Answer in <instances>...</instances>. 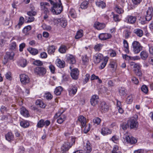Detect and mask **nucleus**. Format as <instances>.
I'll use <instances>...</instances> for the list:
<instances>
[{
    "mask_svg": "<svg viewBox=\"0 0 153 153\" xmlns=\"http://www.w3.org/2000/svg\"><path fill=\"white\" fill-rule=\"evenodd\" d=\"M51 3L53 5V7L51 10L53 14H60L62 11V6L60 0H59V3H54L51 0L50 1Z\"/></svg>",
    "mask_w": 153,
    "mask_h": 153,
    "instance_id": "f257e3e1",
    "label": "nucleus"
},
{
    "mask_svg": "<svg viewBox=\"0 0 153 153\" xmlns=\"http://www.w3.org/2000/svg\"><path fill=\"white\" fill-rule=\"evenodd\" d=\"M76 137H72L71 141L66 142L64 143L61 148V152L62 153H65L68 151L72 146L74 145L76 141Z\"/></svg>",
    "mask_w": 153,
    "mask_h": 153,
    "instance_id": "f03ea898",
    "label": "nucleus"
},
{
    "mask_svg": "<svg viewBox=\"0 0 153 153\" xmlns=\"http://www.w3.org/2000/svg\"><path fill=\"white\" fill-rule=\"evenodd\" d=\"M133 50L135 53H138L142 49L140 43L137 41H134L132 44Z\"/></svg>",
    "mask_w": 153,
    "mask_h": 153,
    "instance_id": "7ed1b4c3",
    "label": "nucleus"
},
{
    "mask_svg": "<svg viewBox=\"0 0 153 153\" xmlns=\"http://www.w3.org/2000/svg\"><path fill=\"white\" fill-rule=\"evenodd\" d=\"M14 56V53L13 52H7L6 55L4 56V59L3 60L4 64H6L9 60H11L13 59Z\"/></svg>",
    "mask_w": 153,
    "mask_h": 153,
    "instance_id": "20e7f679",
    "label": "nucleus"
},
{
    "mask_svg": "<svg viewBox=\"0 0 153 153\" xmlns=\"http://www.w3.org/2000/svg\"><path fill=\"white\" fill-rule=\"evenodd\" d=\"M123 138L126 140V141L128 143H130L131 144H133L137 143V140L134 137H130L128 135V132H126L124 134Z\"/></svg>",
    "mask_w": 153,
    "mask_h": 153,
    "instance_id": "39448f33",
    "label": "nucleus"
},
{
    "mask_svg": "<svg viewBox=\"0 0 153 153\" xmlns=\"http://www.w3.org/2000/svg\"><path fill=\"white\" fill-rule=\"evenodd\" d=\"M35 73L39 76H43L46 73V69L42 67H38L36 68L35 70Z\"/></svg>",
    "mask_w": 153,
    "mask_h": 153,
    "instance_id": "423d86ee",
    "label": "nucleus"
},
{
    "mask_svg": "<svg viewBox=\"0 0 153 153\" xmlns=\"http://www.w3.org/2000/svg\"><path fill=\"white\" fill-rule=\"evenodd\" d=\"M128 123L131 128H137L138 127V123L136 119H134L133 118H132L128 120Z\"/></svg>",
    "mask_w": 153,
    "mask_h": 153,
    "instance_id": "0eeeda50",
    "label": "nucleus"
},
{
    "mask_svg": "<svg viewBox=\"0 0 153 153\" xmlns=\"http://www.w3.org/2000/svg\"><path fill=\"white\" fill-rule=\"evenodd\" d=\"M99 102V97L97 95H92L91 98L90 102L91 105L93 106H96Z\"/></svg>",
    "mask_w": 153,
    "mask_h": 153,
    "instance_id": "6e6552de",
    "label": "nucleus"
},
{
    "mask_svg": "<svg viewBox=\"0 0 153 153\" xmlns=\"http://www.w3.org/2000/svg\"><path fill=\"white\" fill-rule=\"evenodd\" d=\"M136 20L137 17L131 15H128L125 18V22L131 24H134Z\"/></svg>",
    "mask_w": 153,
    "mask_h": 153,
    "instance_id": "1a4fd4ad",
    "label": "nucleus"
},
{
    "mask_svg": "<svg viewBox=\"0 0 153 153\" xmlns=\"http://www.w3.org/2000/svg\"><path fill=\"white\" fill-rule=\"evenodd\" d=\"M20 80L21 83L24 85L28 83L30 79L28 76L25 74H22L20 76Z\"/></svg>",
    "mask_w": 153,
    "mask_h": 153,
    "instance_id": "9d476101",
    "label": "nucleus"
},
{
    "mask_svg": "<svg viewBox=\"0 0 153 153\" xmlns=\"http://www.w3.org/2000/svg\"><path fill=\"white\" fill-rule=\"evenodd\" d=\"M54 21L56 23H59L61 26L63 27H65L67 25V21L64 18L54 19Z\"/></svg>",
    "mask_w": 153,
    "mask_h": 153,
    "instance_id": "9b49d317",
    "label": "nucleus"
},
{
    "mask_svg": "<svg viewBox=\"0 0 153 153\" xmlns=\"http://www.w3.org/2000/svg\"><path fill=\"white\" fill-rule=\"evenodd\" d=\"M103 59V55L100 53H97L94 56L93 59L95 63H99Z\"/></svg>",
    "mask_w": 153,
    "mask_h": 153,
    "instance_id": "f8f14e48",
    "label": "nucleus"
},
{
    "mask_svg": "<svg viewBox=\"0 0 153 153\" xmlns=\"http://www.w3.org/2000/svg\"><path fill=\"white\" fill-rule=\"evenodd\" d=\"M98 37L100 40H105L111 38L112 37V36L108 33H101L99 35Z\"/></svg>",
    "mask_w": 153,
    "mask_h": 153,
    "instance_id": "ddd939ff",
    "label": "nucleus"
},
{
    "mask_svg": "<svg viewBox=\"0 0 153 153\" xmlns=\"http://www.w3.org/2000/svg\"><path fill=\"white\" fill-rule=\"evenodd\" d=\"M83 149L87 153H90L92 150V148L90 143L88 141H86L84 143Z\"/></svg>",
    "mask_w": 153,
    "mask_h": 153,
    "instance_id": "4468645a",
    "label": "nucleus"
},
{
    "mask_svg": "<svg viewBox=\"0 0 153 153\" xmlns=\"http://www.w3.org/2000/svg\"><path fill=\"white\" fill-rule=\"evenodd\" d=\"M153 10L150 8H149L146 11L145 14L146 19L147 21L150 20L153 16Z\"/></svg>",
    "mask_w": 153,
    "mask_h": 153,
    "instance_id": "2eb2a0df",
    "label": "nucleus"
},
{
    "mask_svg": "<svg viewBox=\"0 0 153 153\" xmlns=\"http://www.w3.org/2000/svg\"><path fill=\"white\" fill-rule=\"evenodd\" d=\"M71 75L72 78L74 79H77L78 78L79 71L77 68H74L71 70Z\"/></svg>",
    "mask_w": 153,
    "mask_h": 153,
    "instance_id": "dca6fc26",
    "label": "nucleus"
},
{
    "mask_svg": "<svg viewBox=\"0 0 153 153\" xmlns=\"http://www.w3.org/2000/svg\"><path fill=\"white\" fill-rule=\"evenodd\" d=\"M77 122L80 123L81 126H85L86 123L85 118L82 115L78 117Z\"/></svg>",
    "mask_w": 153,
    "mask_h": 153,
    "instance_id": "f3484780",
    "label": "nucleus"
},
{
    "mask_svg": "<svg viewBox=\"0 0 153 153\" xmlns=\"http://www.w3.org/2000/svg\"><path fill=\"white\" fill-rule=\"evenodd\" d=\"M67 61L70 64H74L76 62L75 57L71 54L67 55Z\"/></svg>",
    "mask_w": 153,
    "mask_h": 153,
    "instance_id": "a211bd4d",
    "label": "nucleus"
},
{
    "mask_svg": "<svg viewBox=\"0 0 153 153\" xmlns=\"http://www.w3.org/2000/svg\"><path fill=\"white\" fill-rule=\"evenodd\" d=\"M99 108L102 112L107 111L109 108L108 106L106 104L105 102L104 101L101 102L100 104Z\"/></svg>",
    "mask_w": 153,
    "mask_h": 153,
    "instance_id": "6ab92c4d",
    "label": "nucleus"
},
{
    "mask_svg": "<svg viewBox=\"0 0 153 153\" xmlns=\"http://www.w3.org/2000/svg\"><path fill=\"white\" fill-rule=\"evenodd\" d=\"M105 26V25L103 23L96 22L94 25V27L97 29L100 30L103 29Z\"/></svg>",
    "mask_w": 153,
    "mask_h": 153,
    "instance_id": "aec40b11",
    "label": "nucleus"
},
{
    "mask_svg": "<svg viewBox=\"0 0 153 153\" xmlns=\"http://www.w3.org/2000/svg\"><path fill=\"white\" fill-rule=\"evenodd\" d=\"M134 33L139 37H142L143 35V30L139 28H136L134 29Z\"/></svg>",
    "mask_w": 153,
    "mask_h": 153,
    "instance_id": "412c9836",
    "label": "nucleus"
},
{
    "mask_svg": "<svg viewBox=\"0 0 153 153\" xmlns=\"http://www.w3.org/2000/svg\"><path fill=\"white\" fill-rule=\"evenodd\" d=\"M20 112L22 115L25 117H28L29 116L28 111L23 107H22L21 108Z\"/></svg>",
    "mask_w": 153,
    "mask_h": 153,
    "instance_id": "4be33fe9",
    "label": "nucleus"
},
{
    "mask_svg": "<svg viewBox=\"0 0 153 153\" xmlns=\"http://www.w3.org/2000/svg\"><path fill=\"white\" fill-rule=\"evenodd\" d=\"M24 18L22 16L20 17L18 24L15 26V29H20L22 25L24 24Z\"/></svg>",
    "mask_w": 153,
    "mask_h": 153,
    "instance_id": "5701e85b",
    "label": "nucleus"
},
{
    "mask_svg": "<svg viewBox=\"0 0 153 153\" xmlns=\"http://www.w3.org/2000/svg\"><path fill=\"white\" fill-rule=\"evenodd\" d=\"M77 90V87L75 86L72 85L69 89L68 91L70 94L74 95L76 93Z\"/></svg>",
    "mask_w": 153,
    "mask_h": 153,
    "instance_id": "b1692460",
    "label": "nucleus"
},
{
    "mask_svg": "<svg viewBox=\"0 0 153 153\" xmlns=\"http://www.w3.org/2000/svg\"><path fill=\"white\" fill-rule=\"evenodd\" d=\"M101 134L105 135L110 134L111 133V131L108 128H102L101 130Z\"/></svg>",
    "mask_w": 153,
    "mask_h": 153,
    "instance_id": "393cba45",
    "label": "nucleus"
},
{
    "mask_svg": "<svg viewBox=\"0 0 153 153\" xmlns=\"http://www.w3.org/2000/svg\"><path fill=\"white\" fill-rule=\"evenodd\" d=\"M57 65L60 68H63L65 66V62L63 60H61L59 59H56Z\"/></svg>",
    "mask_w": 153,
    "mask_h": 153,
    "instance_id": "a878e982",
    "label": "nucleus"
},
{
    "mask_svg": "<svg viewBox=\"0 0 153 153\" xmlns=\"http://www.w3.org/2000/svg\"><path fill=\"white\" fill-rule=\"evenodd\" d=\"M5 138L7 140L9 141H11L13 140L14 135L11 132H8L6 134Z\"/></svg>",
    "mask_w": 153,
    "mask_h": 153,
    "instance_id": "bb28decb",
    "label": "nucleus"
},
{
    "mask_svg": "<svg viewBox=\"0 0 153 153\" xmlns=\"http://www.w3.org/2000/svg\"><path fill=\"white\" fill-rule=\"evenodd\" d=\"M83 35V31L82 29H80L76 32L75 36V38L76 39L81 38Z\"/></svg>",
    "mask_w": 153,
    "mask_h": 153,
    "instance_id": "cd10ccee",
    "label": "nucleus"
},
{
    "mask_svg": "<svg viewBox=\"0 0 153 153\" xmlns=\"http://www.w3.org/2000/svg\"><path fill=\"white\" fill-rule=\"evenodd\" d=\"M148 53L146 51H143L140 53V55L141 58L144 60H146L148 56Z\"/></svg>",
    "mask_w": 153,
    "mask_h": 153,
    "instance_id": "c85d7f7f",
    "label": "nucleus"
},
{
    "mask_svg": "<svg viewBox=\"0 0 153 153\" xmlns=\"http://www.w3.org/2000/svg\"><path fill=\"white\" fill-rule=\"evenodd\" d=\"M96 4L98 7L102 8H104L106 6L105 3L103 1L101 0L97 1Z\"/></svg>",
    "mask_w": 153,
    "mask_h": 153,
    "instance_id": "c756f323",
    "label": "nucleus"
},
{
    "mask_svg": "<svg viewBox=\"0 0 153 153\" xmlns=\"http://www.w3.org/2000/svg\"><path fill=\"white\" fill-rule=\"evenodd\" d=\"M66 117V116L65 115L61 114L57 120V122L59 124H61L65 120Z\"/></svg>",
    "mask_w": 153,
    "mask_h": 153,
    "instance_id": "7c9ffc66",
    "label": "nucleus"
},
{
    "mask_svg": "<svg viewBox=\"0 0 153 153\" xmlns=\"http://www.w3.org/2000/svg\"><path fill=\"white\" fill-rule=\"evenodd\" d=\"M130 65L131 66H133L134 69V71L136 70H138L140 69V66L139 64L133 62H130Z\"/></svg>",
    "mask_w": 153,
    "mask_h": 153,
    "instance_id": "2f4dec72",
    "label": "nucleus"
},
{
    "mask_svg": "<svg viewBox=\"0 0 153 153\" xmlns=\"http://www.w3.org/2000/svg\"><path fill=\"white\" fill-rule=\"evenodd\" d=\"M127 91L126 89L123 87H121L119 89V93L121 96H124L126 94Z\"/></svg>",
    "mask_w": 153,
    "mask_h": 153,
    "instance_id": "473e14b6",
    "label": "nucleus"
},
{
    "mask_svg": "<svg viewBox=\"0 0 153 153\" xmlns=\"http://www.w3.org/2000/svg\"><path fill=\"white\" fill-rule=\"evenodd\" d=\"M27 50L31 54L33 55L37 54L39 52L37 49L31 48H28Z\"/></svg>",
    "mask_w": 153,
    "mask_h": 153,
    "instance_id": "72a5a7b5",
    "label": "nucleus"
},
{
    "mask_svg": "<svg viewBox=\"0 0 153 153\" xmlns=\"http://www.w3.org/2000/svg\"><path fill=\"white\" fill-rule=\"evenodd\" d=\"M20 126L24 128H27L30 125V123L27 120H23L20 123Z\"/></svg>",
    "mask_w": 153,
    "mask_h": 153,
    "instance_id": "f704fd0d",
    "label": "nucleus"
},
{
    "mask_svg": "<svg viewBox=\"0 0 153 153\" xmlns=\"http://www.w3.org/2000/svg\"><path fill=\"white\" fill-rule=\"evenodd\" d=\"M134 98V96L132 94H130L126 98V102L128 104H131L133 102Z\"/></svg>",
    "mask_w": 153,
    "mask_h": 153,
    "instance_id": "c9c22d12",
    "label": "nucleus"
},
{
    "mask_svg": "<svg viewBox=\"0 0 153 153\" xmlns=\"http://www.w3.org/2000/svg\"><path fill=\"white\" fill-rule=\"evenodd\" d=\"M82 61L83 65H87L88 64L89 62V59L86 55L82 56Z\"/></svg>",
    "mask_w": 153,
    "mask_h": 153,
    "instance_id": "e433bc0d",
    "label": "nucleus"
},
{
    "mask_svg": "<svg viewBox=\"0 0 153 153\" xmlns=\"http://www.w3.org/2000/svg\"><path fill=\"white\" fill-rule=\"evenodd\" d=\"M123 43L124 48H125L124 51L126 53H129V50L128 44L127 41L125 40H123Z\"/></svg>",
    "mask_w": 153,
    "mask_h": 153,
    "instance_id": "4c0bfd02",
    "label": "nucleus"
},
{
    "mask_svg": "<svg viewBox=\"0 0 153 153\" xmlns=\"http://www.w3.org/2000/svg\"><path fill=\"white\" fill-rule=\"evenodd\" d=\"M31 27L30 25L27 26L25 27L22 30V32L25 35L28 34V31L31 30Z\"/></svg>",
    "mask_w": 153,
    "mask_h": 153,
    "instance_id": "58836bf2",
    "label": "nucleus"
},
{
    "mask_svg": "<svg viewBox=\"0 0 153 153\" xmlns=\"http://www.w3.org/2000/svg\"><path fill=\"white\" fill-rule=\"evenodd\" d=\"M62 88L61 86H59L56 88L55 89L54 92L55 94L57 95H59L62 90Z\"/></svg>",
    "mask_w": 153,
    "mask_h": 153,
    "instance_id": "ea45409f",
    "label": "nucleus"
},
{
    "mask_svg": "<svg viewBox=\"0 0 153 153\" xmlns=\"http://www.w3.org/2000/svg\"><path fill=\"white\" fill-rule=\"evenodd\" d=\"M108 61V58L106 57L105 58L103 61V62L99 67L101 69H103L106 66Z\"/></svg>",
    "mask_w": 153,
    "mask_h": 153,
    "instance_id": "a19ab883",
    "label": "nucleus"
},
{
    "mask_svg": "<svg viewBox=\"0 0 153 153\" xmlns=\"http://www.w3.org/2000/svg\"><path fill=\"white\" fill-rule=\"evenodd\" d=\"M19 64L22 67H24L27 65V62L26 59H22L20 60L19 62Z\"/></svg>",
    "mask_w": 153,
    "mask_h": 153,
    "instance_id": "79ce46f5",
    "label": "nucleus"
},
{
    "mask_svg": "<svg viewBox=\"0 0 153 153\" xmlns=\"http://www.w3.org/2000/svg\"><path fill=\"white\" fill-rule=\"evenodd\" d=\"M55 46L53 45H51L48 47V52L49 54H52L55 52Z\"/></svg>",
    "mask_w": 153,
    "mask_h": 153,
    "instance_id": "37998d69",
    "label": "nucleus"
},
{
    "mask_svg": "<svg viewBox=\"0 0 153 153\" xmlns=\"http://www.w3.org/2000/svg\"><path fill=\"white\" fill-rule=\"evenodd\" d=\"M115 10L119 14H122L124 12V10L121 7H120L119 5L116 6Z\"/></svg>",
    "mask_w": 153,
    "mask_h": 153,
    "instance_id": "c03bdc74",
    "label": "nucleus"
},
{
    "mask_svg": "<svg viewBox=\"0 0 153 153\" xmlns=\"http://www.w3.org/2000/svg\"><path fill=\"white\" fill-rule=\"evenodd\" d=\"M64 135L68 141H71V139L72 137H75L71 136V133L69 132H65L64 133Z\"/></svg>",
    "mask_w": 153,
    "mask_h": 153,
    "instance_id": "a18cd8bd",
    "label": "nucleus"
},
{
    "mask_svg": "<svg viewBox=\"0 0 153 153\" xmlns=\"http://www.w3.org/2000/svg\"><path fill=\"white\" fill-rule=\"evenodd\" d=\"M67 50V47L65 45H62L59 48V51L61 53H64L66 52Z\"/></svg>",
    "mask_w": 153,
    "mask_h": 153,
    "instance_id": "49530a36",
    "label": "nucleus"
},
{
    "mask_svg": "<svg viewBox=\"0 0 153 153\" xmlns=\"http://www.w3.org/2000/svg\"><path fill=\"white\" fill-rule=\"evenodd\" d=\"M36 104L37 105H38L40 107L42 108H45V104L41 100H37L36 102Z\"/></svg>",
    "mask_w": 153,
    "mask_h": 153,
    "instance_id": "de8ad7c7",
    "label": "nucleus"
},
{
    "mask_svg": "<svg viewBox=\"0 0 153 153\" xmlns=\"http://www.w3.org/2000/svg\"><path fill=\"white\" fill-rule=\"evenodd\" d=\"M82 130L84 131V133H87L90 130V124L85 125V126H81Z\"/></svg>",
    "mask_w": 153,
    "mask_h": 153,
    "instance_id": "09e8293b",
    "label": "nucleus"
},
{
    "mask_svg": "<svg viewBox=\"0 0 153 153\" xmlns=\"http://www.w3.org/2000/svg\"><path fill=\"white\" fill-rule=\"evenodd\" d=\"M111 140L113 142L117 143L119 140V137L117 135H115L112 137Z\"/></svg>",
    "mask_w": 153,
    "mask_h": 153,
    "instance_id": "8fccbe9b",
    "label": "nucleus"
},
{
    "mask_svg": "<svg viewBox=\"0 0 153 153\" xmlns=\"http://www.w3.org/2000/svg\"><path fill=\"white\" fill-rule=\"evenodd\" d=\"M12 73L10 71L7 72L5 74V77L7 79L10 81L12 78Z\"/></svg>",
    "mask_w": 153,
    "mask_h": 153,
    "instance_id": "3c124183",
    "label": "nucleus"
},
{
    "mask_svg": "<svg viewBox=\"0 0 153 153\" xmlns=\"http://www.w3.org/2000/svg\"><path fill=\"white\" fill-rule=\"evenodd\" d=\"M88 3L87 1H83L81 4L80 7L82 9L86 8L88 6Z\"/></svg>",
    "mask_w": 153,
    "mask_h": 153,
    "instance_id": "603ef678",
    "label": "nucleus"
},
{
    "mask_svg": "<svg viewBox=\"0 0 153 153\" xmlns=\"http://www.w3.org/2000/svg\"><path fill=\"white\" fill-rule=\"evenodd\" d=\"M42 27L44 30L48 31L50 30L52 28L50 26L47 25L45 24H43Z\"/></svg>",
    "mask_w": 153,
    "mask_h": 153,
    "instance_id": "864d4df0",
    "label": "nucleus"
},
{
    "mask_svg": "<svg viewBox=\"0 0 153 153\" xmlns=\"http://www.w3.org/2000/svg\"><path fill=\"white\" fill-rule=\"evenodd\" d=\"M102 46V45L100 44H98L96 45L94 47V50L96 51H99Z\"/></svg>",
    "mask_w": 153,
    "mask_h": 153,
    "instance_id": "5fc2aeb1",
    "label": "nucleus"
},
{
    "mask_svg": "<svg viewBox=\"0 0 153 153\" xmlns=\"http://www.w3.org/2000/svg\"><path fill=\"white\" fill-rule=\"evenodd\" d=\"M141 90L145 94H147L148 91V87L145 85H143L141 87Z\"/></svg>",
    "mask_w": 153,
    "mask_h": 153,
    "instance_id": "6e6d98bb",
    "label": "nucleus"
},
{
    "mask_svg": "<svg viewBox=\"0 0 153 153\" xmlns=\"http://www.w3.org/2000/svg\"><path fill=\"white\" fill-rule=\"evenodd\" d=\"M44 126V120H41L38 123L37 126L39 128L42 127Z\"/></svg>",
    "mask_w": 153,
    "mask_h": 153,
    "instance_id": "4d7b16f0",
    "label": "nucleus"
},
{
    "mask_svg": "<svg viewBox=\"0 0 153 153\" xmlns=\"http://www.w3.org/2000/svg\"><path fill=\"white\" fill-rule=\"evenodd\" d=\"M101 121L99 117H96L94 118L93 120V122L95 124H97V125H99L100 124Z\"/></svg>",
    "mask_w": 153,
    "mask_h": 153,
    "instance_id": "13d9d810",
    "label": "nucleus"
},
{
    "mask_svg": "<svg viewBox=\"0 0 153 153\" xmlns=\"http://www.w3.org/2000/svg\"><path fill=\"white\" fill-rule=\"evenodd\" d=\"M90 77V74H86L85 76V78L83 81L84 84H85L87 83L88 82Z\"/></svg>",
    "mask_w": 153,
    "mask_h": 153,
    "instance_id": "bf43d9fd",
    "label": "nucleus"
},
{
    "mask_svg": "<svg viewBox=\"0 0 153 153\" xmlns=\"http://www.w3.org/2000/svg\"><path fill=\"white\" fill-rule=\"evenodd\" d=\"M135 73L136 74L139 76V77H141L142 76V73L140 69L136 70L134 71Z\"/></svg>",
    "mask_w": 153,
    "mask_h": 153,
    "instance_id": "052dcab7",
    "label": "nucleus"
},
{
    "mask_svg": "<svg viewBox=\"0 0 153 153\" xmlns=\"http://www.w3.org/2000/svg\"><path fill=\"white\" fill-rule=\"evenodd\" d=\"M117 66L116 63L115 62H111L109 65V67L111 68H115Z\"/></svg>",
    "mask_w": 153,
    "mask_h": 153,
    "instance_id": "680f3d73",
    "label": "nucleus"
},
{
    "mask_svg": "<svg viewBox=\"0 0 153 153\" xmlns=\"http://www.w3.org/2000/svg\"><path fill=\"white\" fill-rule=\"evenodd\" d=\"M64 111H61V110H60L58 112L56 113L54 116V118L56 119L58 118H59L60 116V115H61V114H62Z\"/></svg>",
    "mask_w": 153,
    "mask_h": 153,
    "instance_id": "e2e57ef3",
    "label": "nucleus"
},
{
    "mask_svg": "<svg viewBox=\"0 0 153 153\" xmlns=\"http://www.w3.org/2000/svg\"><path fill=\"white\" fill-rule=\"evenodd\" d=\"M16 47V43L15 42H13L10 45V49L11 50H14Z\"/></svg>",
    "mask_w": 153,
    "mask_h": 153,
    "instance_id": "0e129e2a",
    "label": "nucleus"
},
{
    "mask_svg": "<svg viewBox=\"0 0 153 153\" xmlns=\"http://www.w3.org/2000/svg\"><path fill=\"white\" fill-rule=\"evenodd\" d=\"M45 97L47 100H51L53 97L52 95L49 93H48L45 94Z\"/></svg>",
    "mask_w": 153,
    "mask_h": 153,
    "instance_id": "69168bd1",
    "label": "nucleus"
},
{
    "mask_svg": "<svg viewBox=\"0 0 153 153\" xmlns=\"http://www.w3.org/2000/svg\"><path fill=\"white\" fill-rule=\"evenodd\" d=\"M27 14L29 16H34L36 15V12L34 11V10H31L27 12Z\"/></svg>",
    "mask_w": 153,
    "mask_h": 153,
    "instance_id": "338daca9",
    "label": "nucleus"
},
{
    "mask_svg": "<svg viewBox=\"0 0 153 153\" xmlns=\"http://www.w3.org/2000/svg\"><path fill=\"white\" fill-rule=\"evenodd\" d=\"M119 147L118 146L116 145L114 146L113 150L112 152V153H117V151L118 150Z\"/></svg>",
    "mask_w": 153,
    "mask_h": 153,
    "instance_id": "774afa93",
    "label": "nucleus"
}]
</instances>
